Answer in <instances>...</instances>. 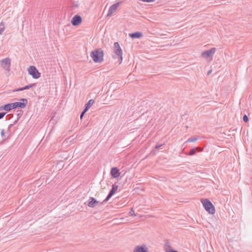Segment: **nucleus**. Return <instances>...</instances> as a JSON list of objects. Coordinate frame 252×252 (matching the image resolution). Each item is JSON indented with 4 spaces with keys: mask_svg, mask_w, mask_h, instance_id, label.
Here are the masks:
<instances>
[{
    "mask_svg": "<svg viewBox=\"0 0 252 252\" xmlns=\"http://www.w3.org/2000/svg\"><path fill=\"white\" fill-rule=\"evenodd\" d=\"M90 56L94 63H100L103 61V52L101 49L93 51Z\"/></svg>",
    "mask_w": 252,
    "mask_h": 252,
    "instance_id": "1",
    "label": "nucleus"
},
{
    "mask_svg": "<svg viewBox=\"0 0 252 252\" xmlns=\"http://www.w3.org/2000/svg\"><path fill=\"white\" fill-rule=\"evenodd\" d=\"M201 202L206 211L209 214H214L215 208L212 202L208 199H201Z\"/></svg>",
    "mask_w": 252,
    "mask_h": 252,
    "instance_id": "2",
    "label": "nucleus"
},
{
    "mask_svg": "<svg viewBox=\"0 0 252 252\" xmlns=\"http://www.w3.org/2000/svg\"><path fill=\"white\" fill-rule=\"evenodd\" d=\"M114 54L113 55L114 59H118L120 60V62L122 61V50L118 42H115L114 44Z\"/></svg>",
    "mask_w": 252,
    "mask_h": 252,
    "instance_id": "3",
    "label": "nucleus"
},
{
    "mask_svg": "<svg viewBox=\"0 0 252 252\" xmlns=\"http://www.w3.org/2000/svg\"><path fill=\"white\" fill-rule=\"evenodd\" d=\"M20 100L22 102H16L12 103H8L9 105H10V110L17 107L24 108L28 104V100L26 98H21Z\"/></svg>",
    "mask_w": 252,
    "mask_h": 252,
    "instance_id": "4",
    "label": "nucleus"
},
{
    "mask_svg": "<svg viewBox=\"0 0 252 252\" xmlns=\"http://www.w3.org/2000/svg\"><path fill=\"white\" fill-rule=\"evenodd\" d=\"M1 66L6 71L10 70L11 60L9 58H6L0 61Z\"/></svg>",
    "mask_w": 252,
    "mask_h": 252,
    "instance_id": "5",
    "label": "nucleus"
},
{
    "mask_svg": "<svg viewBox=\"0 0 252 252\" xmlns=\"http://www.w3.org/2000/svg\"><path fill=\"white\" fill-rule=\"evenodd\" d=\"M28 72L34 79H38L40 77V73L34 66H30L28 69Z\"/></svg>",
    "mask_w": 252,
    "mask_h": 252,
    "instance_id": "6",
    "label": "nucleus"
},
{
    "mask_svg": "<svg viewBox=\"0 0 252 252\" xmlns=\"http://www.w3.org/2000/svg\"><path fill=\"white\" fill-rule=\"evenodd\" d=\"M216 51V48H212L210 50L204 51L201 53V57L205 59H207L209 57L212 59Z\"/></svg>",
    "mask_w": 252,
    "mask_h": 252,
    "instance_id": "7",
    "label": "nucleus"
},
{
    "mask_svg": "<svg viewBox=\"0 0 252 252\" xmlns=\"http://www.w3.org/2000/svg\"><path fill=\"white\" fill-rule=\"evenodd\" d=\"M118 186L116 185H113L112 186V189L110 190V192H109L106 198L103 200V201L101 203V204H103L104 202H106L108 201L109 199L112 197V196L115 193V192L118 189Z\"/></svg>",
    "mask_w": 252,
    "mask_h": 252,
    "instance_id": "8",
    "label": "nucleus"
},
{
    "mask_svg": "<svg viewBox=\"0 0 252 252\" xmlns=\"http://www.w3.org/2000/svg\"><path fill=\"white\" fill-rule=\"evenodd\" d=\"M82 17L78 15H75L71 19V23L73 26H76L81 23Z\"/></svg>",
    "mask_w": 252,
    "mask_h": 252,
    "instance_id": "9",
    "label": "nucleus"
},
{
    "mask_svg": "<svg viewBox=\"0 0 252 252\" xmlns=\"http://www.w3.org/2000/svg\"><path fill=\"white\" fill-rule=\"evenodd\" d=\"M119 5L120 2H117L112 5L109 8L107 16L110 17L112 15L113 13L115 12Z\"/></svg>",
    "mask_w": 252,
    "mask_h": 252,
    "instance_id": "10",
    "label": "nucleus"
},
{
    "mask_svg": "<svg viewBox=\"0 0 252 252\" xmlns=\"http://www.w3.org/2000/svg\"><path fill=\"white\" fill-rule=\"evenodd\" d=\"M133 252H148V248L144 244L141 246H137L133 250Z\"/></svg>",
    "mask_w": 252,
    "mask_h": 252,
    "instance_id": "11",
    "label": "nucleus"
},
{
    "mask_svg": "<svg viewBox=\"0 0 252 252\" xmlns=\"http://www.w3.org/2000/svg\"><path fill=\"white\" fill-rule=\"evenodd\" d=\"M111 175L112 177L117 178L120 176L119 170L117 167H113L111 170Z\"/></svg>",
    "mask_w": 252,
    "mask_h": 252,
    "instance_id": "12",
    "label": "nucleus"
},
{
    "mask_svg": "<svg viewBox=\"0 0 252 252\" xmlns=\"http://www.w3.org/2000/svg\"><path fill=\"white\" fill-rule=\"evenodd\" d=\"M90 201L88 203V206L91 208H94L96 206V204L99 203L93 197H90Z\"/></svg>",
    "mask_w": 252,
    "mask_h": 252,
    "instance_id": "13",
    "label": "nucleus"
},
{
    "mask_svg": "<svg viewBox=\"0 0 252 252\" xmlns=\"http://www.w3.org/2000/svg\"><path fill=\"white\" fill-rule=\"evenodd\" d=\"M164 251L166 252H178L177 251L172 249L171 246L168 241H166L164 246Z\"/></svg>",
    "mask_w": 252,
    "mask_h": 252,
    "instance_id": "14",
    "label": "nucleus"
},
{
    "mask_svg": "<svg viewBox=\"0 0 252 252\" xmlns=\"http://www.w3.org/2000/svg\"><path fill=\"white\" fill-rule=\"evenodd\" d=\"M129 36L132 38H139L143 36V34L141 32H137L129 33Z\"/></svg>",
    "mask_w": 252,
    "mask_h": 252,
    "instance_id": "15",
    "label": "nucleus"
},
{
    "mask_svg": "<svg viewBox=\"0 0 252 252\" xmlns=\"http://www.w3.org/2000/svg\"><path fill=\"white\" fill-rule=\"evenodd\" d=\"M35 86H36V84L35 83L31 84L30 85H27L24 87L20 88L17 90H14L13 92H19V91H24L25 90L29 89L31 88L35 87Z\"/></svg>",
    "mask_w": 252,
    "mask_h": 252,
    "instance_id": "16",
    "label": "nucleus"
},
{
    "mask_svg": "<svg viewBox=\"0 0 252 252\" xmlns=\"http://www.w3.org/2000/svg\"><path fill=\"white\" fill-rule=\"evenodd\" d=\"M94 103V99H90L88 101V102L85 104V109L88 111L89 109L91 107V106Z\"/></svg>",
    "mask_w": 252,
    "mask_h": 252,
    "instance_id": "17",
    "label": "nucleus"
},
{
    "mask_svg": "<svg viewBox=\"0 0 252 252\" xmlns=\"http://www.w3.org/2000/svg\"><path fill=\"white\" fill-rule=\"evenodd\" d=\"M2 110L9 111L10 110V105H9V104H6L2 106H0V111H1Z\"/></svg>",
    "mask_w": 252,
    "mask_h": 252,
    "instance_id": "18",
    "label": "nucleus"
},
{
    "mask_svg": "<svg viewBox=\"0 0 252 252\" xmlns=\"http://www.w3.org/2000/svg\"><path fill=\"white\" fill-rule=\"evenodd\" d=\"M4 29H5L4 23L2 22L0 24V34H1L2 33V32L4 31Z\"/></svg>",
    "mask_w": 252,
    "mask_h": 252,
    "instance_id": "19",
    "label": "nucleus"
},
{
    "mask_svg": "<svg viewBox=\"0 0 252 252\" xmlns=\"http://www.w3.org/2000/svg\"><path fill=\"white\" fill-rule=\"evenodd\" d=\"M197 140V138L194 137H191L188 139L187 142H194Z\"/></svg>",
    "mask_w": 252,
    "mask_h": 252,
    "instance_id": "20",
    "label": "nucleus"
},
{
    "mask_svg": "<svg viewBox=\"0 0 252 252\" xmlns=\"http://www.w3.org/2000/svg\"><path fill=\"white\" fill-rule=\"evenodd\" d=\"M196 149L195 148L191 149L190 150L188 155H189V156H193V155H195V153H196Z\"/></svg>",
    "mask_w": 252,
    "mask_h": 252,
    "instance_id": "21",
    "label": "nucleus"
},
{
    "mask_svg": "<svg viewBox=\"0 0 252 252\" xmlns=\"http://www.w3.org/2000/svg\"><path fill=\"white\" fill-rule=\"evenodd\" d=\"M129 215L130 216H136V215L135 214L134 211L131 209V210L129 212Z\"/></svg>",
    "mask_w": 252,
    "mask_h": 252,
    "instance_id": "22",
    "label": "nucleus"
},
{
    "mask_svg": "<svg viewBox=\"0 0 252 252\" xmlns=\"http://www.w3.org/2000/svg\"><path fill=\"white\" fill-rule=\"evenodd\" d=\"M243 121L246 123L248 122L249 121V118L246 115H244V116L243 117Z\"/></svg>",
    "mask_w": 252,
    "mask_h": 252,
    "instance_id": "23",
    "label": "nucleus"
},
{
    "mask_svg": "<svg viewBox=\"0 0 252 252\" xmlns=\"http://www.w3.org/2000/svg\"><path fill=\"white\" fill-rule=\"evenodd\" d=\"M87 111L84 109V110L82 112V113L80 115V119H82L83 118L84 115H85V114L86 113Z\"/></svg>",
    "mask_w": 252,
    "mask_h": 252,
    "instance_id": "24",
    "label": "nucleus"
},
{
    "mask_svg": "<svg viewBox=\"0 0 252 252\" xmlns=\"http://www.w3.org/2000/svg\"><path fill=\"white\" fill-rule=\"evenodd\" d=\"M6 113L5 112H1L0 113V119H2L4 116L5 115Z\"/></svg>",
    "mask_w": 252,
    "mask_h": 252,
    "instance_id": "25",
    "label": "nucleus"
},
{
    "mask_svg": "<svg viewBox=\"0 0 252 252\" xmlns=\"http://www.w3.org/2000/svg\"><path fill=\"white\" fill-rule=\"evenodd\" d=\"M0 135L1 137H3L5 135L4 129H2L0 132Z\"/></svg>",
    "mask_w": 252,
    "mask_h": 252,
    "instance_id": "26",
    "label": "nucleus"
},
{
    "mask_svg": "<svg viewBox=\"0 0 252 252\" xmlns=\"http://www.w3.org/2000/svg\"><path fill=\"white\" fill-rule=\"evenodd\" d=\"M162 146V145H156L155 146V149H158V148H159L160 147H161Z\"/></svg>",
    "mask_w": 252,
    "mask_h": 252,
    "instance_id": "27",
    "label": "nucleus"
},
{
    "mask_svg": "<svg viewBox=\"0 0 252 252\" xmlns=\"http://www.w3.org/2000/svg\"><path fill=\"white\" fill-rule=\"evenodd\" d=\"M19 111H20V112L18 114V115H18V116L20 117V116L22 115V111H21V110H20Z\"/></svg>",
    "mask_w": 252,
    "mask_h": 252,
    "instance_id": "28",
    "label": "nucleus"
},
{
    "mask_svg": "<svg viewBox=\"0 0 252 252\" xmlns=\"http://www.w3.org/2000/svg\"><path fill=\"white\" fill-rule=\"evenodd\" d=\"M211 72H212V70H209V71H208L207 74L209 75V74H211Z\"/></svg>",
    "mask_w": 252,
    "mask_h": 252,
    "instance_id": "29",
    "label": "nucleus"
},
{
    "mask_svg": "<svg viewBox=\"0 0 252 252\" xmlns=\"http://www.w3.org/2000/svg\"><path fill=\"white\" fill-rule=\"evenodd\" d=\"M13 125L10 124L8 126V129H9L10 127H11L13 126Z\"/></svg>",
    "mask_w": 252,
    "mask_h": 252,
    "instance_id": "30",
    "label": "nucleus"
},
{
    "mask_svg": "<svg viewBox=\"0 0 252 252\" xmlns=\"http://www.w3.org/2000/svg\"><path fill=\"white\" fill-rule=\"evenodd\" d=\"M16 122H17V121H15L14 124H15Z\"/></svg>",
    "mask_w": 252,
    "mask_h": 252,
    "instance_id": "31",
    "label": "nucleus"
}]
</instances>
